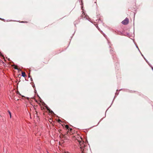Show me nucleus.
Here are the masks:
<instances>
[{
    "mask_svg": "<svg viewBox=\"0 0 153 153\" xmlns=\"http://www.w3.org/2000/svg\"><path fill=\"white\" fill-rule=\"evenodd\" d=\"M14 68H15V69H16V70H18V68L16 67V66H15L14 67Z\"/></svg>",
    "mask_w": 153,
    "mask_h": 153,
    "instance_id": "nucleus-7",
    "label": "nucleus"
},
{
    "mask_svg": "<svg viewBox=\"0 0 153 153\" xmlns=\"http://www.w3.org/2000/svg\"><path fill=\"white\" fill-rule=\"evenodd\" d=\"M82 15H85V13L83 12V13H82Z\"/></svg>",
    "mask_w": 153,
    "mask_h": 153,
    "instance_id": "nucleus-11",
    "label": "nucleus"
},
{
    "mask_svg": "<svg viewBox=\"0 0 153 153\" xmlns=\"http://www.w3.org/2000/svg\"><path fill=\"white\" fill-rule=\"evenodd\" d=\"M96 27L97 28L98 30H99V28H98V25H96Z\"/></svg>",
    "mask_w": 153,
    "mask_h": 153,
    "instance_id": "nucleus-8",
    "label": "nucleus"
},
{
    "mask_svg": "<svg viewBox=\"0 0 153 153\" xmlns=\"http://www.w3.org/2000/svg\"><path fill=\"white\" fill-rule=\"evenodd\" d=\"M29 77H30V75L29 76Z\"/></svg>",
    "mask_w": 153,
    "mask_h": 153,
    "instance_id": "nucleus-18",
    "label": "nucleus"
},
{
    "mask_svg": "<svg viewBox=\"0 0 153 153\" xmlns=\"http://www.w3.org/2000/svg\"><path fill=\"white\" fill-rule=\"evenodd\" d=\"M152 70H153V67H152Z\"/></svg>",
    "mask_w": 153,
    "mask_h": 153,
    "instance_id": "nucleus-14",
    "label": "nucleus"
},
{
    "mask_svg": "<svg viewBox=\"0 0 153 153\" xmlns=\"http://www.w3.org/2000/svg\"><path fill=\"white\" fill-rule=\"evenodd\" d=\"M21 23H25V22H24L23 21H22L21 22Z\"/></svg>",
    "mask_w": 153,
    "mask_h": 153,
    "instance_id": "nucleus-9",
    "label": "nucleus"
},
{
    "mask_svg": "<svg viewBox=\"0 0 153 153\" xmlns=\"http://www.w3.org/2000/svg\"><path fill=\"white\" fill-rule=\"evenodd\" d=\"M141 55H142V56L143 57V54H142L141 53Z\"/></svg>",
    "mask_w": 153,
    "mask_h": 153,
    "instance_id": "nucleus-15",
    "label": "nucleus"
},
{
    "mask_svg": "<svg viewBox=\"0 0 153 153\" xmlns=\"http://www.w3.org/2000/svg\"><path fill=\"white\" fill-rule=\"evenodd\" d=\"M81 140H79V142L81 153H86L87 152L88 147L85 145V143L82 141V139L80 138Z\"/></svg>",
    "mask_w": 153,
    "mask_h": 153,
    "instance_id": "nucleus-1",
    "label": "nucleus"
},
{
    "mask_svg": "<svg viewBox=\"0 0 153 153\" xmlns=\"http://www.w3.org/2000/svg\"><path fill=\"white\" fill-rule=\"evenodd\" d=\"M139 51H140V53H141V52H140V51L139 50H138Z\"/></svg>",
    "mask_w": 153,
    "mask_h": 153,
    "instance_id": "nucleus-17",
    "label": "nucleus"
},
{
    "mask_svg": "<svg viewBox=\"0 0 153 153\" xmlns=\"http://www.w3.org/2000/svg\"><path fill=\"white\" fill-rule=\"evenodd\" d=\"M22 76L23 77H25L26 76V74L25 72H22Z\"/></svg>",
    "mask_w": 153,
    "mask_h": 153,
    "instance_id": "nucleus-4",
    "label": "nucleus"
},
{
    "mask_svg": "<svg viewBox=\"0 0 153 153\" xmlns=\"http://www.w3.org/2000/svg\"><path fill=\"white\" fill-rule=\"evenodd\" d=\"M30 79H31V81H32V78H30Z\"/></svg>",
    "mask_w": 153,
    "mask_h": 153,
    "instance_id": "nucleus-13",
    "label": "nucleus"
},
{
    "mask_svg": "<svg viewBox=\"0 0 153 153\" xmlns=\"http://www.w3.org/2000/svg\"><path fill=\"white\" fill-rule=\"evenodd\" d=\"M129 22V19L128 18H126L124 20L122 21V23L124 25H126Z\"/></svg>",
    "mask_w": 153,
    "mask_h": 153,
    "instance_id": "nucleus-2",
    "label": "nucleus"
},
{
    "mask_svg": "<svg viewBox=\"0 0 153 153\" xmlns=\"http://www.w3.org/2000/svg\"><path fill=\"white\" fill-rule=\"evenodd\" d=\"M65 127L67 129H68V128H69V126H68V125H66L65 126Z\"/></svg>",
    "mask_w": 153,
    "mask_h": 153,
    "instance_id": "nucleus-6",
    "label": "nucleus"
},
{
    "mask_svg": "<svg viewBox=\"0 0 153 153\" xmlns=\"http://www.w3.org/2000/svg\"><path fill=\"white\" fill-rule=\"evenodd\" d=\"M45 107H46V108L47 109V110H48L49 111V112L50 113H51V114H53L54 113L53 111L52 110H51V109L49 107H48V106H47V105H46V106H45Z\"/></svg>",
    "mask_w": 153,
    "mask_h": 153,
    "instance_id": "nucleus-3",
    "label": "nucleus"
},
{
    "mask_svg": "<svg viewBox=\"0 0 153 153\" xmlns=\"http://www.w3.org/2000/svg\"><path fill=\"white\" fill-rule=\"evenodd\" d=\"M144 59H145V60L147 62H148V61L147 60H146V59L145 58H144Z\"/></svg>",
    "mask_w": 153,
    "mask_h": 153,
    "instance_id": "nucleus-10",
    "label": "nucleus"
},
{
    "mask_svg": "<svg viewBox=\"0 0 153 153\" xmlns=\"http://www.w3.org/2000/svg\"><path fill=\"white\" fill-rule=\"evenodd\" d=\"M136 47L137 48V49H138V50H139V48H138V47H137V46H136Z\"/></svg>",
    "mask_w": 153,
    "mask_h": 153,
    "instance_id": "nucleus-12",
    "label": "nucleus"
},
{
    "mask_svg": "<svg viewBox=\"0 0 153 153\" xmlns=\"http://www.w3.org/2000/svg\"><path fill=\"white\" fill-rule=\"evenodd\" d=\"M8 112H9V115H10V117L11 118V112H10L9 111H8Z\"/></svg>",
    "mask_w": 153,
    "mask_h": 153,
    "instance_id": "nucleus-5",
    "label": "nucleus"
},
{
    "mask_svg": "<svg viewBox=\"0 0 153 153\" xmlns=\"http://www.w3.org/2000/svg\"><path fill=\"white\" fill-rule=\"evenodd\" d=\"M1 55V52H0V55Z\"/></svg>",
    "mask_w": 153,
    "mask_h": 153,
    "instance_id": "nucleus-16",
    "label": "nucleus"
}]
</instances>
